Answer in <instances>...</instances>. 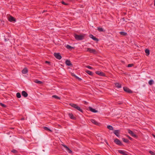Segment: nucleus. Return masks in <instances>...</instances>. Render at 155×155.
I'll return each instance as SVG.
<instances>
[{"label":"nucleus","mask_w":155,"mask_h":155,"mask_svg":"<svg viewBox=\"0 0 155 155\" xmlns=\"http://www.w3.org/2000/svg\"><path fill=\"white\" fill-rule=\"evenodd\" d=\"M75 77L76 78H78V77L76 75H75V76L74 77Z\"/></svg>","instance_id":"44"},{"label":"nucleus","mask_w":155,"mask_h":155,"mask_svg":"<svg viewBox=\"0 0 155 155\" xmlns=\"http://www.w3.org/2000/svg\"><path fill=\"white\" fill-rule=\"evenodd\" d=\"M85 72L87 73L88 74H89V75H90L92 76L93 74V73L92 71H89V70H86L85 71Z\"/></svg>","instance_id":"19"},{"label":"nucleus","mask_w":155,"mask_h":155,"mask_svg":"<svg viewBox=\"0 0 155 155\" xmlns=\"http://www.w3.org/2000/svg\"><path fill=\"white\" fill-rule=\"evenodd\" d=\"M96 155H101L99 154H96Z\"/></svg>","instance_id":"52"},{"label":"nucleus","mask_w":155,"mask_h":155,"mask_svg":"<svg viewBox=\"0 0 155 155\" xmlns=\"http://www.w3.org/2000/svg\"><path fill=\"white\" fill-rule=\"evenodd\" d=\"M127 137L130 140H131L132 139V138L128 135H127Z\"/></svg>","instance_id":"39"},{"label":"nucleus","mask_w":155,"mask_h":155,"mask_svg":"<svg viewBox=\"0 0 155 155\" xmlns=\"http://www.w3.org/2000/svg\"><path fill=\"white\" fill-rule=\"evenodd\" d=\"M78 80L80 81L81 80V79L80 78H79L78 77V78H77Z\"/></svg>","instance_id":"42"},{"label":"nucleus","mask_w":155,"mask_h":155,"mask_svg":"<svg viewBox=\"0 0 155 155\" xmlns=\"http://www.w3.org/2000/svg\"><path fill=\"white\" fill-rule=\"evenodd\" d=\"M74 36L76 40L81 41L83 40L84 38L85 35L84 34L78 35L76 34H74Z\"/></svg>","instance_id":"1"},{"label":"nucleus","mask_w":155,"mask_h":155,"mask_svg":"<svg viewBox=\"0 0 155 155\" xmlns=\"http://www.w3.org/2000/svg\"><path fill=\"white\" fill-rule=\"evenodd\" d=\"M68 116L72 120H75L76 117L74 116L73 114L71 113H69Z\"/></svg>","instance_id":"15"},{"label":"nucleus","mask_w":155,"mask_h":155,"mask_svg":"<svg viewBox=\"0 0 155 155\" xmlns=\"http://www.w3.org/2000/svg\"><path fill=\"white\" fill-rule=\"evenodd\" d=\"M105 141V142H106V143H107V145H108V143L107 142V141Z\"/></svg>","instance_id":"50"},{"label":"nucleus","mask_w":155,"mask_h":155,"mask_svg":"<svg viewBox=\"0 0 155 155\" xmlns=\"http://www.w3.org/2000/svg\"><path fill=\"white\" fill-rule=\"evenodd\" d=\"M95 73L101 76H105V74L103 72L97 71L95 72Z\"/></svg>","instance_id":"7"},{"label":"nucleus","mask_w":155,"mask_h":155,"mask_svg":"<svg viewBox=\"0 0 155 155\" xmlns=\"http://www.w3.org/2000/svg\"><path fill=\"white\" fill-rule=\"evenodd\" d=\"M78 80L80 81L81 80V79L80 78H79L78 77V78H77Z\"/></svg>","instance_id":"43"},{"label":"nucleus","mask_w":155,"mask_h":155,"mask_svg":"<svg viewBox=\"0 0 155 155\" xmlns=\"http://www.w3.org/2000/svg\"><path fill=\"white\" fill-rule=\"evenodd\" d=\"M22 95L24 97H27L28 96V94L25 91H22L21 92Z\"/></svg>","instance_id":"12"},{"label":"nucleus","mask_w":155,"mask_h":155,"mask_svg":"<svg viewBox=\"0 0 155 155\" xmlns=\"http://www.w3.org/2000/svg\"><path fill=\"white\" fill-rule=\"evenodd\" d=\"M114 142L116 144L120 146L123 145V144H122L120 140L117 139L116 138L114 139Z\"/></svg>","instance_id":"4"},{"label":"nucleus","mask_w":155,"mask_h":155,"mask_svg":"<svg viewBox=\"0 0 155 155\" xmlns=\"http://www.w3.org/2000/svg\"><path fill=\"white\" fill-rule=\"evenodd\" d=\"M66 48L68 49L71 50L73 48H74L73 47H71L70 45H67L66 46Z\"/></svg>","instance_id":"20"},{"label":"nucleus","mask_w":155,"mask_h":155,"mask_svg":"<svg viewBox=\"0 0 155 155\" xmlns=\"http://www.w3.org/2000/svg\"><path fill=\"white\" fill-rule=\"evenodd\" d=\"M86 67L87 68L89 69H93V67H92L89 65H87V66H86Z\"/></svg>","instance_id":"35"},{"label":"nucleus","mask_w":155,"mask_h":155,"mask_svg":"<svg viewBox=\"0 0 155 155\" xmlns=\"http://www.w3.org/2000/svg\"><path fill=\"white\" fill-rule=\"evenodd\" d=\"M97 30L100 32H103L104 31L103 29L102 28L97 27Z\"/></svg>","instance_id":"29"},{"label":"nucleus","mask_w":155,"mask_h":155,"mask_svg":"<svg viewBox=\"0 0 155 155\" xmlns=\"http://www.w3.org/2000/svg\"><path fill=\"white\" fill-rule=\"evenodd\" d=\"M43 128L44 130H46L49 131L50 132L52 131L48 127H43Z\"/></svg>","instance_id":"28"},{"label":"nucleus","mask_w":155,"mask_h":155,"mask_svg":"<svg viewBox=\"0 0 155 155\" xmlns=\"http://www.w3.org/2000/svg\"><path fill=\"white\" fill-rule=\"evenodd\" d=\"M134 66V64H129L127 65L128 67H131Z\"/></svg>","instance_id":"37"},{"label":"nucleus","mask_w":155,"mask_h":155,"mask_svg":"<svg viewBox=\"0 0 155 155\" xmlns=\"http://www.w3.org/2000/svg\"><path fill=\"white\" fill-rule=\"evenodd\" d=\"M75 77L76 78H78V77L76 75H75V76L74 77Z\"/></svg>","instance_id":"45"},{"label":"nucleus","mask_w":155,"mask_h":155,"mask_svg":"<svg viewBox=\"0 0 155 155\" xmlns=\"http://www.w3.org/2000/svg\"><path fill=\"white\" fill-rule=\"evenodd\" d=\"M70 106L75 108H76V107L77 106V104H73V103H71V104H70Z\"/></svg>","instance_id":"21"},{"label":"nucleus","mask_w":155,"mask_h":155,"mask_svg":"<svg viewBox=\"0 0 155 155\" xmlns=\"http://www.w3.org/2000/svg\"><path fill=\"white\" fill-rule=\"evenodd\" d=\"M154 83V81H153V80H150L148 82V84L150 85H152Z\"/></svg>","instance_id":"27"},{"label":"nucleus","mask_w":155,"mask_h":155,"mask_svg":"<svg viewBox=\"0 0 155 155\" xmlns=\"http://www.w3.org/2000/svg\"><path fill=\"white\" fill-rule=\"evenodd\" d=\"M63 146L65 148L67 151L69 153H71L72 151L66 145H63Z\"/></svg>","instance_id":"11"},{"label":"nucleus","mask_w":155,"mask_h":155,"mask_svg":"<svg viewBox=\"0 0 155 155\" xmlns=\"http://www.w3.org/2000/svg\"><path fill=\"white\" fill-rule=\"evenodd\" d=\"M28 72V70L26 68H25L22 71V73L24 74H26Z\"/></svg>","instance_id":"16"},{"label":"nucleus","mask_w":155,"mask_h":155,"mask_svg":"<svg viewBox=\"0 0 155 155\" xmlns=\"http://www.w3.org/2000/svg\"><path fill=\"white\" fill-rule=\"evenodd\" d=\"M12 152L14 153H16L17 152V151L15 149L13 150L12 151Z\"/></svg>","instance_id":"38"},{"label":"nucleus","mask_w":155,"mask_h":155,"mask_svg":"<svg viewBox=\"0 0 155 155\" xmlns=\"http://www.w3.org/2000/svg\"><path fill=\"white\" fill-rule=\"evenodd\" d=\"M21 120H24V118H22L21 119Z\"/></svg>","instance_id":"51"},{"label":"nucleus","mask_w":155,"mask_h":155,"mask_svg":"<svg viewBox=\"0 0 155 155\" xmlns=\"http://www.w3.org/2000/svg\"><path fill=\"white\" fill-rule=\"evenodd\" d=\"M115 84L116 87L118 88H120L121 87V84L119 83H116Z\"/></svg>","instance_id":"18"},{"label":"nucleus","mask_w":155,"mask_h":155,"mask_svg":"<svg viewBox=\"0 0 155 155\" xmlns=\"http://www.w3.org/2000/svg\"><path fill=\"white\" fill-rule=\"evenodd\" d=\"M8 20L11 22H15L16 21V19L12 16H10L8 18Z\"/></svg>","instance_id":"8"},{"label":"nucleus","mask_w":155,"mask_h":155,"mask_svg":"<svg viewBox=\"0 0 155 155\" xmlns=\"http://www.w3.org/2000/svg\"><path fill=\"white\" fill-rule=\"evenodd\" d=\"M65 64L67 65L68 66H70L72 65L71 61L70 60H67L66 61Z\"/></svg>","instance_id":"14"},{"label":"nucleus","mask_w":155,"mask_h":155,"mask_svg":"<svg viewBox=\"0 0 155 155\" xmlns=\"http://www.w3.org/2000/svg\"><path fill=\"white\" fill-rule=\"evenodd\" d=\"M45 62V63H48V64H49L50 63V62L48 61H46Z\"/></svg>","instance_id":"41"},{"label":"nucleus","mask_w":155,"mask_h":155,"mask_svg":"<svg viewBox=\"0 0 155 155\" xmlns=\"http://www.w3.org/2000/svg\"><path fill=\"white\" fill-rule=\"evenodd\" d=\"M123 89L127 93H132V91L127 87H124Z\"/></svg>","instance_id":"6"},{"label":"nucleus","mask_w":155,"mask_h":155,"mask_svg":"<svg viewBox=\"0 0 155 155\" xmlns=\"http://www.w3.org/2000/svg\"><path fill=\"white\" fill-rule=\"evenodd\" d=\"M75 109L77 110H79V111H80L81 112L83 113V110H82V109H81L80 107H79L78 106H77L76 107Z\"/></svg>","instance_id":"22"},{"label":"nucleus","mask_w":155,"mask_h":155,"mask_svg":"<svg viewBox=\"0 0 155 155\" xmlns=\"http://www.w3.org/2000/svg\"><path fill=\"white\" fill-rule=\"evenodd\" d=\"M89 109L90 111L93 113H97L98 112L97 110H96L94 109L93 108L91 107H89Z\"/></svg>","instance_id":"13"},{"label":"nucleus","mask_w":155,"mask_h":155,"mask_svg":"<svg viewBox=\"0 0 155 155\" xmlns=\"http://www.w3.org/2000/svg\"><path fill=\"white\" fill-rule=\"evenodd\" d=\"M128 133L130 134L131 136L135 138H137V135L135 134H134V133L132 131H131L130 130V129H128Z\"/></svg>","instance_id":"5"},{"label":"nucleus","mask_w":155,"mask_h":155,"mask_svg":"<svg viewBox=\"0 0 155 155\" xmlns=\"http://www.w3.org/2000/svg\"><path fill=\"white\" fill-rule=\"evenodd\" d=\"M122 19H123V21H125V18H122Z\"/></svg>","instance_id":"46"},{"label":"nucleus","mask_w":155,"mask_h":155,"mask_svg":"<svg viewBox=\"0 0 155 155\" xmlns=\"http://www.w3.org/2000/svg\"><path fill=\"white\" fill-rule=\"evenodd\" d=\"M107 128L110 130H114L113 127L111 125L107 126Z\"/></svg>","instance_id":"24"},{"label":"nucleus","mask_w":155,"mask_h":155,"mask_svg":"<svg viewBox=\"0 0 155 155\" xmlns=\"http://www.w3.org/2000/svg\"><path fill=\"white\" fill-rule=\"evenodd\" d=\"M17 97L18 98H20L21 97V94L20 93L18 92L16 94Z\"/></svg>","instance_id":"30"},{"label":"nucleus","mask_w":155,"mask_h":155,"mask_svg":"<svg viewBox=\"0 0 155 155\" xmlns=\"http://www.w3.org/2000/svg\"><path fill=\"white\" fill-rule=\"evenodd\" d=\"M54 57L58 60L61 59L62 58L61 56L59 53H54Z\"/></svg>","instance_id":"2"},{"label":"nucleus","mask_w":155,"mask_h":155,"mask_svg":"<svg viewBox=\"0 0 155 155\" xmlns=\"http://www.w3.org/2000/svg\"><path fill=\"white\" fill-rule=\"evenodd\" d=\"M154 5L155 6V0H154Z\"/></svg>","instance_id":"47"},{"label":"nucleus","mask_w":155,"mask_h":155,"mask_svg":"<svg viewBox=\"0 0 155 155\" xmlns=\"http://www.w3.org/2000/svg\"><path fill=\"white\" fill-rule=\"evenodd\" d=\"M71 75L73 77H74L75 75L74 73H71Z\"/></svg>","instance_id":"40"},{"label":"nucleus","mask_w":155,"mask_h":155,"mask_svg":"<svg viewBox=\"0 0 155 155\" xmlns=\"http://www.w3.org/2000/svg\"><path fill=\"white\" fill-rule=\"evenodd\" d=\"M153 137L155 138V135L154 134H153Z\"/></svg>","instance_id":"48"},{"label":"nucleus","mask_w":155,"mask_h":155,"mask_svg":"<svg viewBox=\"0 0 155 155\" xmlns=\"http://www.w3.org/2000/svg\"><path fill=\"white\" fill-rule=\"evenodd\" d=\"M119 33L121 35L124 36H126L127 34L126 32L123 31H121Z\"/></svg>","instance_id":"23"},{"label":"nucleus","mask_w":155,"mask_h":155,"mask_svg":"<svg viewBox=\"0 0 155 155\" xmlns=\"http://www.w3.org/2000/svg\"><path fill=\"white\" fill-rule=\"evenodd\" d=\"M34 82L36 83L41 84L42 83V82L41 81L36 80L34 81Z\"/></svg>","instance_id":"25"},{"label":"nucleus","mask_w":155,"mask_h":155,"mask_svg":"<svg viewBox=\"0 0 155 155\" xmlns=\"http://www.w3.org/2000/svg\"><path fill=\"white\" fill-rule=\"evenodd\" d=\"M89 37L94 41H99L98 39L97 38H96L94 36H93L92 34L90 35Z\"/></svg>","instance_id":"10"},{"label":"nucleus","mask_w":155,"mask_h":155,"mask_svg":"<svg viewBox=\"0 0 155 155\" xmlns=\"http://www.w3.org/2000/svg\"><path fill=\"white\" fill-rule=\"evenodd\" d=\"M61 3L63 5H69L68 3H65L64 1H62L61 2Z\"/></svg>","instance_id":"33"},{"label":"nucleus","mask_w":155,"mask_h":155,"mask_svg":"<svg viewBox=\"0 0 155 155\" xmlns=\"http://www.w3.org/2000/svg\"><path fill=\"white\" fill-rule=\"evenodd\" d=\"M149 152L152 155H155V153L151 150H150Z\"/></svg>","instance_id":"34"},{"label":"nucleus","mask_w":155,"mask_h":155,"mask_svg":"<svg viewBox=\"0 0 155 155\" xmlns=\"http://www.w3.org/2000/svg\"><path fill=\"white\" fill-rule=\"evenodd\" d=\"M52 97H53V98H54L56 99H60V98L58 97V96H57V95H53L52 96Z\"/></svg>","instance_id":"32"},{"label":"nucleus","mask_w":155,"mask_h":155,"mask_svg":"<svg viewBox=\"0 0 155 155\" xmlns=\"http://www.w3.org/2000/svg\"><path fill=\"white\" fill-rule=\"evenodd\" d=\"M84 104H87V102L86 101L84 102Z\"/></svg>","instance_id":"49"},{"label":"nucleus","mask_w":155,"mask_h":155,"mask_svg":"<svg viewBox=\"0 0 155 155\" xmlns=\"http://www.w3.org/2000/svg\"><path fill=\"white\" fill-rule=\"evenodd\" d=\"M145 52L146 54V55L147 56H148L150 54V51L148 49H146L145 50Z\"/></svg>","instance_id":"26"},{"label":"nucleus","mask_w":155,"mask_h":155,"mask_svg":"<svg viewBox=\"0 0 155 155\" xmlns=\"http://www.w3.org/2000/svg\"><path fill=\"white\" fill-rule=\"evenodd\" d=\"M0 105L2 107H6V105L5 104H4L2 103H0Z\"/></svg>","instance_id":"36"},{"label":"nucleus","mask_w":155,"mask_h":155,"mask_svg":"<svg viewBox=\"0 0 155 155\" xmlns=\"http://www.w3.org/2000/svg\"><path fill=\"white\" fill-rule=\"evenodd\" d=\"M122 140L124 142L126 143H128L129 142V140L127 139L123 138L122 139Z\"/></svg>","instance_id":"31"},{"label":"nucleus","mask_w":155,"mask_h":155,"mask_svg":"<svg viewBox=\"0 0 155 155\" xmlns=\"http://www.w3.org/2000/svg\"><path fill=\"white\" fill-rule=\"evenodd\" d=\"M114 133L117 137H119L120 136L119 135L120 134V130H114L113 132Z\"/></svg>","instance_id":"9"},{"label":"nucleus","mask_w":155,"mask_h":155,"mask_svg":"<svg viewBox=\"0 0 155 155\" xmlns=\"http://www.w3.org/2000/svg\"><path fill=\"white\" fill-rule=\"evenodd\" d=\"M91 121L92 123L94 124L95 125H98V123L94 119H91Z\"/></svg>","instance_id":"17"},{"label":"nucleus","mask_w":155,"mask_h":155,"mask_svg":"<svg viewBox=\"0 0 155 155\" xmlns=\"http://www.w3.org/2000/svg\"><path fill=\"white\" fill-rule=\"evenodd\" d=\"M87 51L91 53L96 54L97 53L96 50L94 49H92L90 48H87Z\"/></svg>","instance_id":"3"}]
</instances>
